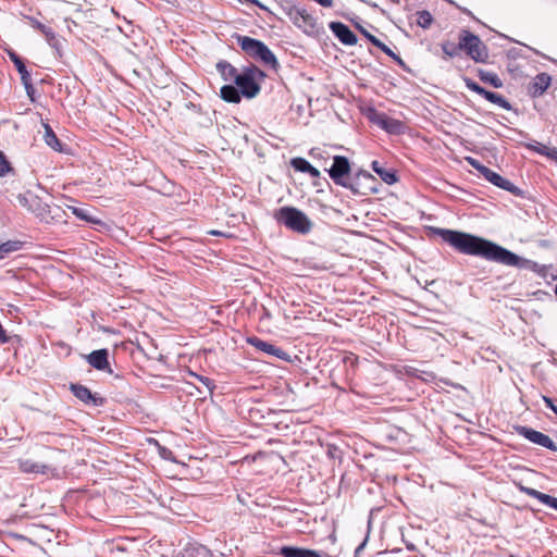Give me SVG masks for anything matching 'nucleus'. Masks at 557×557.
I'll list each match as a JSON object with an SVG mask.
<instances>
[{
  "instance_id": "9b49d317",
  "label": "nucleus",
  "mask_w": 557,
  "mask_h": 557,
  "mask_svg": "<svg viewBox=\"0 0 557 557\" xmlns=\"http://www.w3.org/2000/svg\"><path fill=\"white\" fill-rule=\"evenodd\" d=\"M248 344H250L251 346H253L255 348H257L258 350L260 351H263L270 356H275L277 357L278 359L281 360H287L288 359V355L286 351H284L283 349H281L280 347L271 344V343H268V342H264L262 339H260L259 337H249L247 339Z\"/></svg>"
},
{
  "instance_id": "412c9836",
  "label": "nucleus",
  "mask_w": 557,
  "mask_h": 557,
  "mask_svg": "<svg viewBox=\"0 0 557 557\" xmlns=\"http://www.w3.org/2000/svg\"><path fill=\"white\" fill-rule=\"evenodd\" d=\"M17 201L22 207L28 209L32 212L37 211L35 206L41 207L40 199L32 194H20L17 196Z\"/></svg>"
},
{
  "instance_id": "f257e3e1",
  "label": "nucleus",
  "mask_w": 557,
  "mask_h": 557,
  "mask_svg": "<svg viewBox=\"0 0 557 557\" xmlns=\"http://www.w3.org/2000/svg\"><path fill=\"white\" fill-rule=\"evenodd\" d=\"M430 231L461 253L480 257L487 261L508 267L529 269L534 272H540L544 269V267H541L539 263L523 259L507 248L486 238L441 227H430Z\"/></svg>"
},
{
  "instance_id": "3c124183",
  "label": "nucleus",
  "mask_w": 557,
  "mask_h": 557,
  "mask_svg": "<svg viewBox=\"0 0 557 557\" xmlns=\"http://www.w3.org/2000/svg\"><path fill=\"white\" fill-rule=\"evenodd\" d=\"M209 234L214 235V236L222 235V233L219 231H210Z\"/></svg>"
},
{
  "instance_id": "37998d69",
  "label": "nucleus",
  "mask_w": 557,
  "mask_h": 557,
  "mask_svg": "<svg viewBox=\"0 0 557 557\" xmlns=\"http://www.w3.org/2000/svg\"><path fill=\"white\" fill-rule=\"evenodd\" d=\"M304 557H324V555H321L317 550L305 548Z\"/></svg>"
},
{
  "instance_id": "a18cd8bd",
  "label": "nucleus",
  "mask_w": 557,
  "mask_h": 557,
  "mask_svg": "<svg viewBox=\"0 0 557 557\" xmlns=\"http://www.w3.org/2000/svg\"><path fill=\"white\" fill-rule=\"evenodd\" d=\"M8 342H9V337L7 336L4 329H3L2 324L0 323V343L5 344Z\"/></svg>"
},
{
  "instance_id": "5fc2aeb1",
  "label": "nucleus",
  "mask_w": 557,
  "mask_h": 557,
  "mask_svg": "<svg viewBox=\"0 0 557 557\" xmlns=\"http://www.w3.org/2000/svg\"><path fill=\"white\" fill-rule=\"evenodd\" d=\"M324 557H332V556H330L329 554H324Z\"/></svg>"
},
{
  "instance_id": "2eb2a0df",
  "label": "nucleus",
  "mask_w": 557,
  "mask_h": 557,
  "mask_svg": "<svg viewBox=\"0 0 557 557\" xmlns=\"http://www.w3.org/2000/svg\"><path fill=\"white\" fill-rule=\"evenodd\" d=\"M486 181L504 190L509 191L510 194H512L515 196H522V194H523V191L519 187H517L510 181L503 177L502 175L494 172L493 170L488 174Z\"/></svg>"
},
{
  "instance_id": "c85d7f7f",
  "label": "nucleus",
  "mask_w": 557,
  "mask_h": 557,
  "mask_svg": "<svg viewBox=\"0 0 557 557\" xmlns=\"http://www.w3.org/2000/svg\"><path fill=\"white\" fill-rule=\"evenodd\" d=\"M432 23H433V16L429 11L422 10V11L417 12V24L420 27L426 29L432 25Z\"/></svg>"
},
{
  "instance_id": "473e14b6",
  "label": "nucleus",
  "mask_w": 557,
  "mask_h": 557,
  "mask_svg": "<svg viewBox=\"0 0 557 557\" xmlns=\"http://www.w3.org/2000/svg\"><path fill=\"white\" fill-rule=\"evenodd\" d=\"M190 375L194 376L195 379H197L201 384H203L207 387L209 394L213 393V391L215 388V384H214L213 380H211L210 377L203 376V375H199L194 372H190Z\"/></svg>"
},
{
  "instance_id": "cd10ccee",
  "label": "nucleus",
  "mask_w": 557,
  "mask_h": 557,
  "mask_svg": "<svg viewBox=\"0 0 557 557\" xmlns=\"http://www.w3.org/2000/svg\"><path fill=\"white\" fill-rule=\"evenodd\" d=\"M70 209L72 210L73 214H75L77 218L84 220V221H87V222H90V223H99L100 221L98 219H96L95 216H92L90 213H89V210L86 209V208H81V207H70Z\"/></svg>"
},
{
  "instance_id": "bb28decb",
  "label": "nucleus",
  "mask_w": 557,
  "mask_h": 557,
  "mask_svg": "<svg viewBox=\"0 0 557 557\" xmlns=\"http://www.w3.org/2000/svg\"><path fill=\"white\" fill-rule=\"evenodd\" d=\"M20 74L22 84L26 89L27 96L30 98L32 101H34L36 90L33 86L32 72H20Z\"/></svg>"
},
{
  "instance_id": "ddd939ff",
  "label": "nucleus",
  "mask_w": 557,
  "mask_h": 557,
  "mask_svg": "<svg viewBox=\"0 0 557 557\" xmlns=\"http://www.w3.org/2000/svg\"><path fill=\"white\" fill-rule=\"evenodd\" d=\"M108 357L109 351L108 349L103 348L91 351L89 355H87L86 359L87 362L96 370L103 371L108 369L111 373L112 370L109 368Z\"/></svg>"
},
{
  "instance_id": "423d86ee",
  "label": "nucleus",
  "mask_w": 557,
  "mask_h": 557,
  "mask_svg": "<svg viewBox=\"0 0 557 557\" xmlns=\"http://www.w3.org/2000/svg\"><path fill=\"white\" fill-rule=\"evenodd\" d=\"M327 172L336 185L348 188L356 195H366L364 191H360L355 183L346 178L350 173V163L346 157L335 156L333 158V164Z\"/></svg>"
},
{
  "instance_id": "aec40b11",
  "label": "nucleus",
  "mask_w": 557,
  "mask_h": 557,
  "mask_svg": "<svg viewBox=\"0 0 557 557\" xmlns=\"http://www.w3.org/2000/svg\"><path fill=\"white\" fill-rule=\"evenodd\" d=\"M371 168L386 184L392 185L397 182L396 172L393 170L384 169L380 165L379 161H372Z\"/></svg>"
},
{
  "instance_id": "79ce46f5",
  "label": "nucleus",
  "mask_w": 557,
  "mask_h": 557,
  "mask_svg": "<svg viewBox=\"0 0 557 557\" xmlns=\"http://www.w3.org/2000/svg\"><path fill=\"white\" fill-rule=\"evenodd\" d=\"M216 70H236V69L225 61H220L216 63Z\"/></svg>"
},
{
  "instance_id": "7c9ffc66",
  "label": "nucleus",
  "mask_w": 557,
  "mask_h": 557,
  "mask_svg": "<svg viewBox=\"0 0 557 557\" xmlns=\"http://www.w3.org/2000/svg\"><path fill=\"white\" fill-rule=\"evenodd\" d=\"M282 9L283 11L286 13V15L289 17L290 21H293V18L299 14V5L295 4L293 1L290 0H285L283 3H282Z\"/></svg>"
},
{
  "instance_id": "2f4dec72",
  "label": "nucleus",
  "mask_w": 557,
  "mask_h": 557,
  "mask_svg": "<svg viewBox=\"0 0 557 557\" xmlns=\"http://www.w3.org/2000/svg\"><path fill=\"white\" fill-rule=\"evenodd\" d=\"M403 128V123L398 120L387 117V123L383 127L384 131L391 133V134H398L400 133Z\"/></svg>"
},
{
  "instance_id": "b1692460",
  "label": "nucleus",
  "mask_w": 557,
  "mask_h": 557,
  "mask_svg": "<svg viewBox=\"0 0 557 557\" xmlns=\"http://www.w3.org/2000/svg\"><path fill=\"white\" fill-rule=\"evenodd\" d=\"M479 76L482 83L488 84L494 88H502L504 86L503 81L495 72H479Z\"/></svg>"
},
{
  "instance_id": "8fccbe9b",
  "label": "nucleus",
  "mask_w": 557,
  "mask_h": 557,
  "mask_svg": "<svg viewBox=\"0 0 557 557\" xmlns=\"http://www.w3.org/2000/svg\"><path fill=\"white\" fill-rule=\"evenodd\" d=\"M242 70H247V71H250V70H259L256 65H248V66H243Z\"/></svg>"
},
{
  "instance_id": "7ed1b4c3",
  "label": "nucleus",
  "mask_w": 557,
  "mask_h": 557,
  "mask_svg": "<svg viewBox=\"0 0 557 557\" xmlns=\"http://www.w3.org/2000/svg\"><path fill=\"white\" fill-rule=\"evenodd\" d=\"M443 49L449 55H453L457 49H460L475 62L484 63L488 58L487 48L484 42L479 36L467 29L460 32L457 46L447 44L443 46Z\"/></svg>"
},
{
  "instance_id": "c9c22d12",
  "label": "nucleus",
  "mask_w": 557,
  "mask_h": 557,
  "mask_svg": "<svg viewBox=\"0 0 557 557\" xmlns=\"http://www.w3.org/2000/svg\"><path fill=\"white\" fill-rule=\"evenodd\" d=\"M541 154L547 156L548 158L555 160L557 162V148H547L542 146L541 149L537 150Z\"/></svg>"
},
{
  "instance_id": "ea45409f",
  "label": "nucleus",
  "mask_w": 557,
  "mask_h": 557,
  "mask_svg": "<svg viewBox=\"0 0 557 557\" xmlns=\"http://www.w3.org/2000/svg\"><path fill=\"white\" fill-rule=\"evenodd\" d=\"M185 108L188 109V110H191L193 112L198 113V114L202 113L201 107L197 106V104H195L193 102L185 103Z\"/></svg>"
},
{
  "instance_id": "72a5a7b5",
  "label": "nucleus",
  "mask_w": 557,
  "mask_h": 557,
  "mask_svg": "<svg viewBox=\"0 0 557 557\" xmlns=\"http://www.w3.org/2000/svg\"><path fill=\"white\" fill-rule=\"evenodd\" d=\"M10 59L13 61L16 70H27L23 59L13 50H8Z\"/></svg>"
},
{
  "instance_id": "4c0bfd02",
  "label": "nucleus",
  "mask_w": 557,
  "mask_h": 557,
  "mask_svg": "<svg viewBox=\"0 0 557 557\" xmlns=\"http://www.w3.org/2000/svg\"><path fill=\"white\" fill-rule=\"evenodd\" d=\"M37 209L36 212H34L37 216L40 219H46V213L48 212V205L41 202V207L35 206Z\"/></svg>"
},
{
  "instance_id": "4be33fe9",
  "label": "nucleus",
  "mask_w": 557,
  "mask_h": 557,
  "mask_svg": "<svg viewBox=\"0 0 557 557\" xmlns=\"http://www.w3.org/2000/svg\"><path fill=\"white\" fill-rule=\"evenodd\" d=\"M366 116L368 117V120L377 125L379 127H381L383 129V127L385 126V124L387 123V117L388 115L383 113V112H379L377 110H375L374 108H369L366 112Z\"/></svg>"
},
{
  "instance_id": "f03ea898",
  "label": "nucleus",
  "mask_w": 557,
  "mask_h": 557,
  "mask_svg": "<svg viewBox=\"0 0 557 557\" xmlns=\"http://www.w3.org/2000/svg\"><path fill=\"white\" fill-rule=\"evenodd\" d=\"M234 75V84L223 85L220 97L230 103H239L242 97L252 99L260 92V83L267 76L265 72H228Z\"/></svg>"
},
{
  "instance_id": "dca6fc26",
  "label": "nucleus",
  "mask_w": 557,
  "mask_h": 557,
  "mask_svg": "<svg viewBox=\"0 0 557 557\" xmlns=\"http://www.w3.org/2000/svg\"><path fill=\"white\" fill-rule=\"evenodd\" d=\"M18 469L24 473H53L55 469H52L50 466L34 461L32 459H20L18 460Z\"/></svg>"
},
{
  "instance_id": "5701e85b",
  "label": "nucleus",
  "mask_w": 557,
  "mask_h": 557,
  "mask_svg": "<svg viewBox=\"0 0 557 557\" xmlns=\"http://www.w3.org/2000/svg\"><path fill=\"white\" fill-rule=\"evenodd\" d=\"M47 42L49 44V46L51 48H53L58 55L61 58L62 57V49L65 45V39L58 36L53 30L47 33V35L45 36Z\"/></svg>"
},
{
  "instance_id": "6e6552de",
  "label": "nucleus",
  "mask_w": 557,
  "mask_h": 557,
  "mask_svg": "<svg viewBox=\"0 0 557 557\" xmlns=\"http://www.w3.org/2000/svg\"><path fill=\"white\" fill-rule=\"evenodd\" d=\"M516 431L519 435L523 436L531 443L540 445L542 447H545L552 451H557L556 444L553 442V440L548 435H546L542 432H539L532 428L523 426V425L517 426Z\"/></svg>"
},
{
  "instance_id": "9d476101",
  "label": "nucleus",
  "mask_w": 557,
  "mask_h": 557,
  "mask_svg": "<svg viewBox=\"0 0 557 557\" xmlns=\"http://www.w3.org/2000/svg\"><path fill=\"white\" fill-rule=\"evenodd\" d=\"M329 27L342 44L347 46H354L357 44V36L346 24L342 22H331Z\"/></svg>"
},
{
  "instance_id": "6e6d98bb",
  "label": "nucleus",
  "mask_w": 557,
  "mask_h": 557,
  "mask_svg": "<svg viewBox=\"0 0 557 557\" xmlns=\"http://www.w3.org/2000/svg\"><path fill=\"white\" fill-rule=\"evenodd\" d=\"M509 557H516V556H513V555H510Z\"/></svg>"
},
{
  "instance_id": "603ef678",
  "label": "nucleus",
  "mask_w": 557,
  "mask_h": 557,
  "mask_svg": "<svg viewBox=\"0 0 557 557\" xmlns=\"http://www.w3.org/2000/svg\"><path fill=\"white\" fill-rule=\"evenodd\" d=\"M547 59V57H545ZM548 60L555 65L557 66V60L555 59H552V58H548Z\"/></svg>"
},
{
  "instance_id": "49530a36",
  "label": "nucleus",
  "mask_w": 557,
  "mask_h": 557,
  "mask_svg": "<svg viewBox=\"0 0 557 557\" xmlns=\"http://www.w3.org/2000/svg\"><path fill=\"white\" fill-rule=\"evenodd\" d=\"M245 1L260 8L261 10L269 11V9L258 0H245Z\"/></svg>"
},
{
  "instance_id": "a878e982",
  "label": "nucleus",
  "mask_w": 557,
  "mask_h": 557,
  "mask_svg": "<svg viewBox=\"0 0 557 557\" xmlns=\"http://www.w3.org/2000/svg\"><path fill=\"white\" fill-rule=\"evenodd\" d=\"M45 141L46 144L51 147L53 150L55 151H61V143L59 140V138L57 137V135L54 134V132L52 131V128L46 124L45 125Z\"/></svg>"
},
{
  "instance_id": "20e7f679",
  "label": "nucleus",
  "mask_w": 557,
  "mask_h": 557,
  "mask_svg": "<svg viewBox=\"0 0 557 557\" xmlns=\"http://www.w3.org/2000/svg\"><path fill=\"white\" fill-rule=\"evenodd\" d=\"M237 44L248 57L261 62L263 65L272 70H276L278 66L276 57L261 40L248 36H238Z\"/></svg>"
},
{
  "instance_id": "c756f323",
  "label": "nucleus",
  "mask_w": 557,
  "mask_h": 557,
  "mask_svg": "<svg viewBox=\"0 0 557 557\" xmlns=\"http://www.w3.org/2000/svg\"><path fill=\"white\" fill-rule=\"evenodd\" d=\"M305 548L296 546H283L280 554L283 557H304Z\"/></svg>"
},
{
  "instance_id": "f8f14e48",
  "label": "nucleus",
  "mask_w": 557,
  "mask_h": 557,
  "mask_svg": "<svg viewBox=\"0 0 557 557\" xmlns=\"http://www.w3.org/2000/svg\"><path fill=\"white\" fill-rule=\"evenodd\" d=\"M552 77L546 72H541L528 85V94L532 98L541 97L550 86Z\"/></svg>"
},
{
  "instance_id": "f704fd0d",
  "label": "nucleus",
  "mask_w": 557,
  "mask_h": 557,
  "mask_svg": "<svg viewBox=\"0 0 557 557\" xmlns=\"http://www.w3.org/2000/svg\"><path fill=\"white\" fill-rule=\"evenodd\" d=\"M11 171L12 168L10 162L7 160L4 153L0 150V176H4L7 173Z\"/></svg>"
},
{
  "instance_id": "09e8293b",
  "label": "nucleus",
  "mask_w": 557,
  "mask_h": 557,
  "mask_svg": "<svg viewBox=\"0 0 557 557\" xmlns=\"http://www.w3.org/2000/svg\"><path fill=\"white\" fill-rule=\"evenodd\" d=\"M367 541H368V537H366L363 540V542L356 548V550H355V555L356 556L364 548V546L367 544Z\"/></svg>"
},
{
  "instance_id": "4468645a",
  "label": "nucleus",
  "mask_w": 557,
  "mask_h": 557,
  "mask_svg": "<svg viewBox=\"0 0 557 557\" xmlns=\"http://www.w3.org/2000/svg\"><path fill=\"white\" fill-rule=\"evenodd\" d=\"M356 27L358 30L375 47L381 49L383 52H385L387 55L393 58L399 66L406 67L404 61L395 54L384 42H382L379 38L370 34L366 28H363L361 25L357 24Z\"/></svg>"
},
{
  "instance_id": "864d4df0",
  "label": "nucleus",
  "mask_w": 557,
  "mask_h": 557,
  "mask_svg": "<svg viewBox=\"0 0 557 557\" xmlns=\"http://www.w3.org/2000/svg\"><path fill=\"white\" fill-rule=\"evenodd\" d=\"M39 82H40V83H45V82H46V78L40 77V78H39Z\"/></svg>"
},
{
  "instance_id": "de8ad7c7",
  "label": "nucleus",
  "mask_w": 557,
  "mask_h": 557,
  "mask_svg": "<svg viewBox=\"0 0 557 557\" xmlns=\"http://www.w3.org/2000/svg\"><path fill=\"white\" fill-rule=\"evenodd\" d=\"M467 161L475 170H476L478 166L481 165V163L476 159L471 158V157L467 158Z\"/></svg>"
},
{
  "instance_id": "39448f33",
  "label": "nucleus",
  "mask_w": 557,
  "mask_h": 557,
  "mask_svg": "<svg viewBox=\"0 0 557 557\" xmlns=\"http://www.w3.org/2000/svg\"><path fill=\"white\" fill-rule=\"evenodd\" d=\"M275 218L289 230L300 234H308L312 228L310 219L295 207L287 206L280 208Z\"/></svg>"
},
{
  "instance_id": "58836bf2",
  "label": "nucleus",
  "mask_w": 557,
  "mask_h": 557,
  "mask_svg": "<svg viewBox=\"0 0 557 557\" xmlns=\"http://www.w3.org/2000/svg\"><path fill=\"white\" fill-rule=\"evenodd\" d=\"M545 405L557 416V406L554 404L553 399L548 396H542Z\"/></svg>"
},
{
  "instance_id": "e433bc0d",
  "label": "nucleus",
  "mask_w": 557,
  "mask_h": 557,
  "mask_svg": "<svg viewBox=\"0 0 557 557\" xmlns=\"http://www.w3.org/2000/svg\"><path fill=\"white\" fill-rule=\"evenodd\" d=\"M32 23H33V26H34L35 28H37L38 30H40V33H41L44 36H46V35H47V33H49V32H51V30H52L50 27H48V26L44 25L42 23H40V22H38V21L34 20V18L32 20Z\"/></svg>"
},
{
  "instance_id": "a211bd4d",
  "label": "nucleus",
  "mask_w": 557,
  "mask_h": 557,
  "mask_svg": "<svg viewBox=\"0 0 557 557\" xmlns=\"http://www.w3.org/2000/svg\"><path fill=\"white\" fill-rule=\"evenodd\" d=\"M519 490L523 494H525L530 497L536 498L542 504L549 506L557 510V498L556 497H553V496H550L548 494H544L535 488L523 486V485H519Z\"/></svg>"
},
{
  "instance_id": "0eeeda50",
  "label": "nucleus",
  "mask_w": 557,
  "mask_h": 557,
  "mask_svg": "<svg viewBox=\"0 0 557 557\" xmlns=\"http://www.w3.org/2000/svg\"><path fill=\"white\" fill-rule=\"evenodd\" d=\"M465 83H466V86L476 92L478 95L482 96L484 99H486L487 101L507 110V111H511L513 110L511 103L506 99L504 98L500 94H497V92H494V91H491V90H487L485 89L484 87H482L481 85H479L478 83L473 82L472 79L470 78H467L465 77L463 78Z\"/></svg>"
},
{
  "instance_id": "393cba45",
  "label": "nucleus",
  "mask_w": 557,
  "mask_h": 557,
  "mask_svg": "<svg viewBox=\"0 0 557 557\" xmlns=\"http://www.w3.org/2000/svg\"><path fill=\"white\" fill-rule=\"evenodd\" d=\"M23 243L20 240H8L0 244V256L4 259L8 255L15 252L22 248Z\"/></svg>"
},
{
  "instance_id": "f3484780",
  "label": "nucleus",
  "mask_w": 557,
  "mask_h": 557,
  "mask_svg": "<svg viewBox=\"0 0 557 557\" xmlns=\"http://www.w3.org/2000/svg\"><path fill=\"white\" fill-rule=\"evenodd\" d=\"M292 22L305 32L314 30L317 27V20L304 7H299V14Z\"/></svg>"
},
{
  "instance_id": "a19ab883",
  "label": "nucleus",
  "mask_w": 557,
  "mask_h": 557,
  "mask_svg": "<svg viewBox=\"0 0 557 557\" xmlns=\"http://www.w3.org/2000/svg\"><path fill=\"white\" fill-rule=\"evenodd\" d=\"M476 171L486 180L492 170L483 164L476 168Z\"/></svg>"
},
{
  "instance_id": "c03bdc74",
  "label": "nucleus",
  "mask_w": 557,
  "mask_h": 557,
  "mask_svg": "<svg viewBox=\"0 0 557 557\" xmlns=\"http://www.w3.org/2000/svg\"><path fill=\"white\" fill-rule=\"evenodd\" d=\"M357 176L368 181H375V177L367 171H360Z\"/></svg>"
},
{
  "instance_id": "1a4fd4ad",
  "label": "nucleus",
  "mask_w": 557,
  "mask_h": 557,
  "mask_svg": "<svg viewBox=\"0 0 557 557\" xmlns=\"http://www.w3.org/2000/svg\"><path fill=\"white\" fill-rule=\"evenodd\" d=\"M70 391L77 399H79L82 403L86 405L91 404L96 407H100L106 404V398L100 397L97 394H92L91 391L85 385L78 383H71Z\"/></svg>"
},
{
  "instance_id": "6ab92c4d",
  "label": "nucleus",
  "mask_w": 557,
  "mask_h": 557,
  "mask_svg": "<svg viewBox=\"0 0 557 557\" xmlns=\"http://www.w3.org/2000/svg\"><path fill=\"white\" fill-rule=\"evenodd\" d=\"M290 164L295 171L308 173L311 177L317 178L320 176V171L311 165L309 161L304 158L297 157L290 160Z\"/></svg>"
}]
</instances>
